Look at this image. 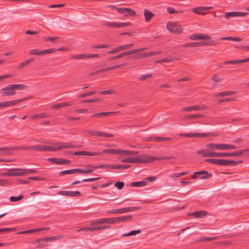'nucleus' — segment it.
Listing matches in <instances>:
<instances>
[{"label": "nucleus", "instance_id": "nucleus-15", "mask_svg": "<svg viewBox=\"0 0 249 249\" xmlns=\"http://www.w3.org/2000/svg\"><path fill=\"white\" fill-rule=\"evenodd\" d=\"M205 146L207 148H210L213 150H224L225 143H211L206 144Z\"/></svg>", "mask_w": 249, "mask_h": 249}, {"label": "nucleus", "instance_id": "nucleus-62", "mask_svg": "<svg viewBox=\"0 0 249 249\" xmlns=\"http://www.w3.org/2000/svg\"><path fill=\"white\" fill-rule=\"evenodd\" d=\"M152 74L149 73L143 74L139 78V80L140 81H144L147 78H150Z\"/></svg>", "mask_w": 249, "mask_h": 249}, {"label": "nucleus", "instance_id": "nucleus-18", "mask_svg": "<svg viewBox=\"0 0 249 249\" xmlns=\"http://www.w3.org/2000/svg\"><path fill=\"white\" fill-rule=\"evenodd\" d=\"M248 14V13L246 12H227L225 14V18H228L231 17H245Z\"/></svg>", "mask_w": 249, "mask_h": 249}, {"label": "nucleus", "instance_id": "nucleus-4", "mask_svg": "<svg viewBox=\"0 0 249 249\" xmlns=\"http://www.w3.org/2000/svg\"><path fill=\"white\" fill-rule=\"evenodd\" d=\"M133 163H152L151 156L146 155L138 156L132 158Z\"/></svg>", "mask_w": 249, "mask_h": 249}, {"label": "nucleus", "instance_id": "nucleus-36", "mask_svg": "<svg viewBox=\"0 0 249 249\" xmlns=\"http://www.w3.org/2000/svg\"><path fill=\"white\" fill-rule=\"evenodd\" d=\"M75 173H78V168L72 169L71 170H67L65 171H62L59 172V176H64L66 174H74Z\"/></svg>", "mask_w": 249, "mask_h": 249}, {"label": "nucleus", "instance_id": "nucleus-33", "mask_svg": "<svg viewBox=\"0 0 249 249\" xmlns=\"http://www.w3.org/2000/svg\"><path fill=\"white\" fill-rule=\"evenodd\" d=\"M10 89H11L15 90H22L27 88V86L24 84H12L10 85Z\"/></svg>", "mask_w": 249, "mask_h": 249}, {"label": "nucleus", "instance_id": "nucleus-25", "mask_svg": "<svg viewBox=\"0 0 249 249\" xmlns=\"http://www.w3.org/2000/svg\"><path fill=\"white\" fill-rule=\"evenodd\" d=\"M126 65V64H120V65H118L109 67H108V68H105V69H102L99 70H97V71H96L95 73L98 74V73L105 72L106 71H108L109 70H114L116 69L119 68L121 67L124 66Z\"/></svg>", "mask_w": 249, "mask_h": 249}, {"label": "nucleus", "instance_id": "nucleus-60", "mask_svg": "<svg viewBox=\"0 0 249 249\" xmlns=\"http://www.w3.org/2000/svg\"><path fill=\"white\" fill-rule=\"evenodd\" d=\"M56 51V49L54 48H51L47 50L41 51L42 55H45L48 53H50Z\"/></svg>", "mask_w": 249, "mask_h": 249}, {"label": "nucleus", "instance_id": "nucleus-50", "mask_svg": "<svg viewBox=\"0 0 249 249\" xmlns=\"http://www.w3.org/2000/svg\"><path fill=\"white\" fill-rule=\"evenodd\" d=\"M29 54L31 55H42L41 51L35 49L29 51Z\"/></svg>", "mask_w": 249, "mask_h": 249}, {"label": "nucleus", "instance_id": "nucleus-28", "mask_svg": "<svg viewBox=\"0 0 249 249\" xmlns=\"http://www.w3.org/2000/svg\"><path fill=\"white\" fill-rule=\"evenodd\" d=\"M73 105V103L71 102H66L61 103L59 104H54L52 106V108L53 109H58L60 107H63L67 106H71Z\"/></svg>", "mask_w": 249, "mask_h": 249}, {"label": "nucleus", "instance_id": "nucleus-47", "mask_svg": "<svg viewBox=\"0 0 249 249\" xmlns=\"http://www.w3.org/2000/svg\"><path fill=\"white\" fill-rule=\"evenodd\" d=\"M130 54H131V52H130V51H128L123 52L117 55L111 57V58L115 59H119L120 58H121V57H124L126 55H130Z\"/></svg>", "mask_w": 249, "mask_h": 249}, {"label": "nucleus", "instance_id": "nucleus-11", "mask_svg": "<svg viewBox=\"0 0 249 249\" xmlns=\"http://www.w3.org/2000/svg\"><path fill=\"white\" fill-rule=\"evenodd\" d=\"M180 136L186 137H208L210 136L209 133H181L179 134Z\"/></svg>", "mask_w": 249, "mask_h": 249}, {"label": "nucleus", "instance_id": "nucleus-45", "mask_svg": "<svg viewBox=\"0 0 249 249\" xmlns=\"http://www.w3.org/2000/svg\"><path fill=\"white\" fill-rule=\"evenodd\" d=\"M141 232V231L140 230H134L130 231L129 232L124 233L122 235L123 237H126L129 236H133L137 234H139Z\"/></svg>", "mask_w": 249, "mask_h": 249}, {"label": "nucleus", "instance_id": "nucleus-44", "mask_svg": "<svg viewBox=\"0 0 249 249\" xmlns=\"http://www.w3.org/2000/svg\"><path fill=\"white\" fill-rule=\"evenodd\" d=\"M138 153V152L137 151L121 149L120 155H136Z\"/></svg>", "mask_w": 249, "mask_h": 249}, {"label": "nucleus", "instance_id": "nucleus-39", "mask_svg": "<svg viewBox=\"0 0 249 249\" xmlns=\"http://www.w3.org/2000/svg\"><path fill=\"white\" fill-rule=\"evenodd\" d=\"M120 150L121 149H107L104 150L103 153L120 155Z\"/></svg>", "mask_w": 249, "mask_h": 249}, {"label": "nucleus", "instance_id": "nucleus-14", "mask_svg": "<svg viewBox=\"0 0 249 249\" xmlns=\"http://www.w3.org/2000/svg\"><path fill=\"white\" fill-rule=\"evenodd\" d=\"M48 160L53 163L61 165L69 164L71 162L70 160L62 158H50Z\"/></svg>", "mask_w": 249, "mask_h": 249}, {"label": "nucleus", "instance_id": "nucleus-59", "mask_svg": "<svg viewBox=\"0 0 249 249\" xmlns=\"http://www.w3.org/2000/svg\"><path fill=\"white\" fill-rule=\"evenodd\" d=\"M60 150H61L60 145H59V142L55 143L54 146H51V151H57Z\"/></svg>", "mask_w": 249, "mask_h": 249}, {"label": "nucleus", "instance_id": "nucleus-6", "mask_svg": "<svg viewBox=\"0 0 249 249\" xmlns=\"http://www.w3.org/2000/svg\"><path fill=\"white\" fill-rule=\"evenodd\" d=\"M3 175L7 176H23V169H10L7 170Z\"/></svg>", "mask_w": 249, "mask_h": 249}, {"label": "nucleus", "instance_id": "nucleus-21", "mask_svg": "<svg viewBox=\"0 0 249 249\" xmlns=\"http://www.w3.org/2000/svg\"><path fill=\"white\" fill-rule=\"evenodd\" d=\"M213 9L212 7H198L192 9V11L196 14L205 15L206 13L204 12L206 10Z\"/></svg>", "mask_w": 249, "mask_h": 249}, {"label": "nucleus", "instance_id": "nucleus-53", "mask_svg": "<svg viewBox=\"0 0 249 249\" xmlns=\"http://www.w3.org/2000/svg\"><path fill=\"white\" fill-rule=\"evenodd\" d=\"M24 197L22 195H20L18 196H11L10 200L12 202H16L22 199Z\"/></svg>", "mask_w": 249, "mask_h": 249}, {"label": "nucleus", "instance_id": "nucleus-35", "mask_svg": "<svg viewBox=\"0 0 249 249\" xmlns=\"http://www.w3.org/2000/svg\"><path fill=\"white\" fill-rule=\"evenodd\" d=\"M147 184V182L144 180V179L141 181L133 182L130 184L131 186L135 187H142L146 186Z\"/></svg>", "mask_w": 249, "mask_h": 249}, {"label": "nucleus", "instance_id": "nucleus-20", "mask_svg": "<svg viewBox=\"0 0 249 249\" xmlns=\"http://www.w3.org/2000/svg\"><path fill=\"white\" fill-rule=\"evenodd\" d=\"M130 25L128 22L126 23H114V22H107L105 23V25L111 27V28H121Z\"/></svg>", "mask_w": 249, "mask_h": 249}, {"label": "nucleus", "instance_id": "nucleus-16", "mask_svg": "<svg viewBox=\"0 0 249 249\" xmlns=\"http://www.w3.org/2000/svg\"><path fill=\"white\" fill-rule=\"evenodd\" d=\"M57 194L60 195L67 196L71 197L81 196V193L79 191H60L57 192Z\"/></svg>", "mask_w": 249, "mask_h": 249}, {"label": "nucleus", "instance_id": "nucleus-27", "mask_svg": "<svg viewBox=\"0 0 249 249\" xmlns=\"http://www.w3.org/2000/svg\"><path fill=\"white\" fill-rule=\"evenodd\" d=\"M147 141H154L156 142H159L161 141H170L172 140L171 138H167V137H148L146 138Z\"/></svg>", "mask_w": 249, "mask_h": 249}, {"label": "nucleus", "instance_id": "nucleus-40", "mask_svg": "<svg viewBox=\"0 0 249 249\" xmlns=\"http://www.w3.org/2000/svg\"><path fill=\"white\" fill-rule=\"evenodd\" d=\"M118 112H101L95 114L92 116V117L99 116V117H107L109 116L110 114H116Z\"/></svg>", "mask_w": 249, "mask_h": 249}, {"label": "nucleus", "instance_id": "nucleus-49", "mask_svg": "<svg viewBox=\"0 0 249 249\" xmlns=\"http://www.w3.org/2000/svg\"><path fill=\"white\" fill-rule=\"evenodd\" d=\"M56 239L55 236L50 237H45V238H40V239H38L37 240V243H40L42 242H47L53 240L54 239Z\"/></svg>", "mask_w": 249, "mask_h": 249}, {"label": "nucleus", "instance_id": "nucleus-51", "mask_svg": "<svg viewBox=\"0 0 249 249\" xmlns=\"http://www.w3.org/2000/svg\"><path fill=\"white\" fill-rule=\"evenodd\" d=\"M220 159H208L205 160V162L211 163L212 164L218 165L219 164Z\"/></svg>", "mask_w": 249, "mask_h": 249}, {"label": "nucleus", "instance_id": "nucleus-29", "mask_svg": "<svg viewBox=\"0 0 249 249\" xmlns=\"http://www.w3.org/2000/svg\"><path fill=\"white\" fill-rule=\"evenodd\" d=\"M249 61V57L242 60H232L230 61H226L224 62V64H237L239 63H243Z\"/></svg>", "mask_w": 249, "mask_h": 249}, {"label": "nucleus", "instance_id": "nucleus-55", "mask_svg": "<svg viewBox=\"0 0 249 249\" xmlns=\"http://www.w3.org/2000/svg\"><path fill=\"white\" fill-rule=\"evenodd\" d=\"M47 117V115L45 113H42L40 114H37L36 115H34L31 117V119H35L42 118H46Z\"/></svg>", "mask_w": 249, "mask_h": 249}, {"label": "nucleus", "instance_id": "nucleus-13", "mask_svg": "<svg viewBox=\"0 0 249 249\" xmlns=\"http://www.w3.org/2000/svg\"><path fill=\"white\" fill-rule=\"evenodd\" d=\"M197 175H203L200 178L203 179H206V178H209L212 177V175L211 174H209L207 171H199L196 172H195L194 174L193 175L192 178L194 179H196L197 178Z\"/></svg>", "mask_w": 249, "mask_h": 249}, {"label": "nucleus", "instance_id": "nucleus-57", "mask_svg": "<svg viewBox=\"0 0 249 249\" xmlns=\"http://www.w3.org/2000/svg\"><path fill=\"white\" fill-rule=\"evenodd\" d=\"M136 12L132 9L126 8L125 16H135Z\"/></svg>", "mask_w": 249, "mask_h": 249}, {"label": "nucleus", "instance_id": "nucleus-48", "mask_svg": "<svg viewBox=\"0 0 249 249\" xmlns=\"http://www.w3.org/2000/svg\"><path fill=\"white\" fill-rule=\"evenodd\" d=\"M150 56V52H146L144 53H141L135 55L136 59H142L145 57H147Z\"/></svg>", "mask_w": 249, "mask_h": 249}, {"label": "nucleus", "instance_id": "nucleus-23", "mask_svg": "<svg viewBox=\"0 0 249 249\" xmlns=\"http://www.w3.org/2000/svg\"><path fill=\"white\" fill-rule=\"evenodd\" d=\"M72 154L74 155H86V156H97V155H100L102 154V153L99 152H88V151H77L73 153H72Z\"/></svg>", "mask_w": 249, "mask_h": 249}, {"label": "nucleus", "instance_id": "nucleus-38", "mask_svg": "<svg viewBox=\"0 0 249 249\" xmlns=\"http://www.w3.org/2000/svg\"><path fill=\"white\" fill-rule=\"evenodd\" d=\"M211 45L212 44L209 41H206L193 42V46L194 47L198 46H208Z\"/></svg>", "mask_w": 249, "mask_h": 249}, {"label": "nucleus", "instance_id": "nucleus-34", "mask_svg": "<svg viewBox=\"0 0 249 249\" xmlns=\"http://www.w3.org/2000/svg\"><path fill=\"white\" fill-rule=\"evenodd\" d=\"M144 16L145 18V20L147 22H148L153 18L154 15L152 12L147 9H145L144 10Z\"/></svg>", "mask_w": 249, "mask_h": 249}, {"label": "nucleus", "instance_id": "nucleus-17", "mask_svg": "<svg viewBox=\"0 0 249 249\" xmlns=\"http://www.w3.org/2000/svg\"><path fill=\"white\" fill-rule=\"evenodd\" d=\"M34 146H30L27 147H24L21 148H19L18 147H0V151H4L5 152V153L4 154H7L10 151L16 150V149H25V150H30V149H33L34 150Z\"/></svg>", "mask_w": 249, "mask_h": 249}, {"label": "nucleus", "instance_id": "nucleus-9", "mask_svg": "<svg viewBox=\"0 0 249 249\" xmlns=\"http://www.w3.org/2000/svg\"><path fill=\"white\" fill-rule=\"evenodd\" d=\"M105 223H109L111 224H115V217L111 218H104L100 219H98L92 222L91 225H97V224H103Z\"/></svg>", "mask_w": 249, "mask_h": 249}, {"label": "nucleus", "instance_id": "nucleus-26", "mask_svg": "<svg viewBox=\"0 0 249 249\" xmlns=\"http://www.w3.org/2000/svg\"><path fill=\"white\" fill-rule=\"evenodd\" d=\"M207 214V212L205 211H198L192 213H189V215L194 216L196 218H202Z\"/></svg>", "mask_w": 249, "mask_h": 249}, {"label": "nucleus", "instance_id": "nucleus-43", "mask_svg": "<svg viewBox=\"0 0 249 249\" xmlns=\"http://www.w3.org/2000/svg\"><path fill=\"white\" fill-rule=\"evenodd\" d=\"M234 94H235L234 91H223V92L217 93V94H216L215 96L216 97H217V96L224 97L225 96L231 95Z\"/></svg>", "mask_w": 249, "mask_h": 249}, {"label": "nucleus", "instance_id": "nucleus-12", "mask_svg": "<svg viewBox=\"0 0 249 249\" xmlns=\"http://www.w3.org/2000/svg\"><path fill=\"white\" fill-rule=\"evenodd\" d=\"M1 96H11L15 95L16 93V91L14 90V89H10V85L7 86L5 88H3L1 89Z\"/></svg>", "mask_w": 249, "mask_h": 249}, {"label": "nucleus", "instance_id": "nucleus-32", "mask_svg": "<svg viewBox=\"0 0 249 249\" xmlns=\"http://www.w3.org/2000/svg\"><path fill=\"white\" fill-rule=\"evenodd\" d=\"M59 145H60L61 150L77 147V145L72 144L71 142H59Z\"/></svg>", "mask_w": 249, "mask_h": 249}, {"label": "nucleus", "instance_id": "nucleus-42", "mask_svg": "<svg viewBox=\"0 0 249 249\" xmlns=\"http://www.w3.org/2000/svg\"><path fill=\"white\" fill-rule=\"evenodd\" d=\"M217 237H202L197 239L195 242H205V241H210L216 240Z\"/></svg>", "mask_w": 249, "mask_h": 249}, {"label": "nucleus", "instance_id": "nucleus-5", "mask_svg": "<svg viewBox=\"0 0 249 249\" xmlns=\"http://www.w3.org/2000/svg\"><path fill=\"white\" fill-rule=\"evenodd\" d=\"M197 153L202 155L204 157H217V152H213V150L210 148L198 150Z\"/></svg>", "mask_w": 249, "mask_h": 249}, {"label": "nucleus", "instance_id": "nucleus-46", "mask_svg": "<svg viewBox=\"0 0 249 249\" xmlns=\"http://www.w3.org/2000/svg\"><path fill=\"white\" fill-rule=\"evenodd\" d=\"M152 162H153L155 160H169L171 159H174V157H151Z\"/></svg>", "mask_w": 249, "mask_h": 249}, {"label": "nucleus", "instance_id": "nucleus-64", "mask_svg": "<svg viewBox=\"0 0 249 249\" xmlns=\"http://www.w3.org/2000/svg\"><path fill=\"white\" fill-rule=\"evenodd\" d=\"M95 93H96V91H89V92H87V93H84V94H82L80 95L79 96V98H85V97H86L87 96H90V95H93Z\"/></svg>", "mask_w": 249, "mask_h": 249}, {"label": "nucleus", "instance_id": "nucleus-63", "mask_svg": "<svg viewBox=\"0 0 249 249\" xmlns=\"http://www.w3.org/2000/svg\"><path fill=\"white\" fill-rule=\"evenodd\" d=\"M115 186L118 189H122L124 186V182L123 181H118L115 183Z\"/></svg>", "mask_w": 249, "mask_h": 249}, {"label": "nucleus", "instance_id": "nucleus-7", "mask_svg": "<svg viewBox=\"0 0 249 249\" xmlns=\"http://www.w3.org/2000/svg\"><path fill=\"white\" fill-rule=\"evenodd\" d=\"M27 98H21L18 100L7 101L0 103V108H3L5 107H12L21 102L26 100Z\"/></svg>", "mask_w": 249, "mask_h": 249}, {"label": "nucleus", "instance_id": "nucleus-10", "mask_svg": "<svg viewBox=\"0 0 249 249\" xmlns=\"http://www.w3.org/2000/svg\"><path fill=\"white\" fill-rule=\"evenodd\" d=\"M241 162H242L241 160L233 161L225 159H220L219 165L235 166L240 164Z\"/></svg>", "mask_w": 249, "mask_h": 249}, {"label": "nucleus", "instance_id": "nucleus-61", "mask_svg": "<svg viewBox=\"0 0 249 249\" xmlns=\"http://www.w3.org/2000/svg\"><path fill=\"white\" fill-rule=\"evenodd\" d=\"M72 58L74 59H83L86 58V54H81L74 55L72 57Z\"/></svg>", "mask_w": 249, "mask_h": 249}, {"label": "nucleus", "instance_id": "nucleus-1", "mask_svg": "<svg viewBox=\"0 0 249 249\" xmlns=\"http://www.w3.org/2000/svg\"><path fill=\"white\" fill-rule=\"evenodd\" d=\"M167 28L169 32L176 34H179L182 32L181 26L177 22H169L167 23Z\"/></svg>", "mask_w": 249, "mask_h": 249}, {"label": "nucleus", "instance_id": "nucleus-54", "mask_svg": "<svg viewBox=\"0 0 249 249\" xmlns=\"http://www.w3.org/2000/svg\"><path fill=\"white\" fill-rule=\"evenodd\" d=\"M37 171L35 169H23V176L26 175L30 174H32L34 173H37Z\"/></svg>", "mask_w": 249, "mask_h": 249}, {"label": "nucleus", "instance_id": "nucleus-24", "mask_svg": "<svg viewBox=\"0 0 249 249\" xmlns=\"http://www.w3.org/2000/svg\"><path fill=\"white\" fill-rule=\"evenodd\" d=\"M89 134L94 136H97L102 137L109 138L113 137V135L101 131H89Z\"/></svg>", "mask_w": 249, "mask_h": 249}, {"label": "nucleus", "instance_id": "nucleus-30", "mask_svg": "<svg viewBox=\"0 0 249 249\" xmlns=\"http://www.w3.org/2000/svg\"><path fill=\"white\" fill-rule=\"evenodd\" d=\"M93 225H91V227H85L78 230V231H97L100 230V226H93Z\"/></svg>", "mask_w": 249, "mask_h": 249}, {"label": "nucleus", "instance_id": "nucleus-56", "mask_svg": "<svg viewBox=\"0 0 249 249\" xmlns=\"http://www.w3.org/2000/svg\"><path fill=\"white\" fill-rule=\"evenodd\" d=\"M93 169L92 168H89L86 170H83L81 169L78 168V173L80 174H88V173H90L93 172Z\"/></svg>", "mask_w": 249, "mask_h": 249}, {"label": "nucleus", "instance_id": "nucleus-3", "mask_svg": "<svg viewBox=\"0 0 249 249\" xmlns=\"http://www.w3.org/2000/svg\"><path fill=\"white\" fill-rule=\"evenodd\" d=\"M244 152H249V148L242 149L232 153L217 152V157H227L242 155Z\"/></svg>", "mask_w": 249, "mask_h": 249}, {"label": "nucleus", "instance_id": "nucleus-19", "mask_svg": "<svg viewBox=\"0 0 249 249\" xmlns=\"http://www.w3.org/2000/svg\"><path fill=\"white\" fill-rule=\"evenodd\" d=\"M189 38L193 40L210 39L211 37L209 36L204 34H195L190 35Z\"/></svg>", "mask_w": 249, "mask_h": 249}, {"label": "nucleus", "instance_id": "nucleus-2", "mask_svg": "<svg viewBox=\"0 0 249 249\" xmlns=\"http://www.w3.org/2000/svg\"><path fill=\"white\" fill-rule=\"evenodd\" d=\"M140 210L139 207H130L123 208L119 209L110 210L107 212L108 214L123 213L129 212H133Z\"/></svg>", "mask_w": 249, "mask_h": 249}, {"label": "nucleus", "instance_id": "nucleus-22", "mask_svg": "<svg viewBox=\"0 0 249 249\" xmlns=\"http://www.w3.org/2000/svg\"><path fill=\"white\" fill-rule=\"evenodd\" d=\"M132 216L131 215L122 216L115 217V224L124 223L131 220Z\"/></svg>", "mask_w": 249, "mask_h": 249}, {"label": "nucleus", "instance_id": "nucleus-8", "mask_svg": "<svg viewBox=\"0 0 249 249\" xmlns=\"http://www.w3.org/2000/svg\"><path fill=\"white\" fill-rule=\"evenodd\" d=\"M133 46V44H128L124 45H120L116 48H113L110 51H108L107 54H114L118 53L122 51L131 48Z\"/></svg>", "mask_w": 249, "mask_h": 249}, {"label": "nucleus", "instance_id": "nucleus-58", "mask_svg": "<svg viewBox=\"0 0 249 249\" xmlns=\"http://www.w3.org/2000/svg\"><path fill=\"white\" fill-rule=\"evenodd\" d=\"M222 78H220L219 77L218 74L217 73L213 74L212 77V80L216 83L220 82L222 80Z\"/></svg>", "mask_w": 249, "mask_h": 249}, {"label": "nucleus", "instance_id": "nucleus-31", "mask_svg": "<svg viewBox=\"0 0 249 249\" xmlns=\"http://www.w3.org/2000/svg\"><path fill=\"white\" fill-rule=\"evenodd\" d=\"M202 107L198 106H194L189 107H185L181 109L182 111L190 112L195 110H201Z\"/></svg>", "mask_w": 249, "mask_h": 249}, {"label": "nucleus", "instance_id": "nucleus-41", "mask_svg": "<svg viewBox=\"0 0 249 249\" xmlns=\"http://www.w3.org/2000/svg\"><path fill=\"white\" fill-rule=\"evenodd\" d=\"M130 165L113 164V169H126L130 167Z\"/></svg>", "mask_w": 249, "mask_h": 249}, {"label": "nucleus", "instance_id": "nucleus-52", "mask_svg": "<svg viewBox=\"0 0 249 249\" xmlns=\"http://www.w3.org/2000/svg\"><path fill=\"white\" fill-rule=\"evenodd\" d=\"M220 40H231V41H240L242 40L241 39H240L238 37H229V36L222 37L220 38Z\"/></svg>", "mask_w": 249, "mask_h": 249}, {"label": "nucleus", "instance_id": "nucleus-37", "mask_svg": "<svg viewBox=\"0 0 249 249\" xmlns=\"http://www.w3.org/2000/svg\"><path fill=\"white\" fill-rule=\"evenodd\" d=\"M34 60V58H29L25 60V62L19 64L18 66V69H21L23 68L28 66L30 63Z\"/></svg>", "mask_w": 249, "mask_h": 249}]
</instances>
